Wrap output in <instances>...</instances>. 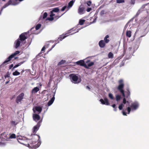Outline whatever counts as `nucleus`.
Returning a JSON list of instances; mask_svg holds the SVG:
<instances>
[{"instance_id": "1", "label": "nucleus", "mask_w": 149, "mask_h": 149, "mask_svg": "<svg viewBox=\"0 0 149 149\" xmlns=\"http://www.w3.org/2000/svg\"><path fill=\"white\" fill-rule=\"evenodd\" d=\"M119 85L117 87V89L122 94V96L124 97H126V98H129L130 97V93L129 91V88L127 89V92H126V95L124 93V91L123 88L124 87V84L123 80L121 79L118 81Z\"/></svg>"}, {"instance_id": "2", "label": "nucleus", "mask_w": 149, "mask_h": 149, "mask_svg": "<svg viewBox=\"0 0 149 149\" xmlns=\"http://www.w3.org/2000/svg\"><path fill=\"white\" fill-rule=\"evenodd\" d=\"M33 138H36L37 140H35L33 139L32 140V143H30L31 146L33 149H36L41 144V142L40 140V136L37 134L34 135Z\"/></svg>"}, {"instance_id": "3", "label": "nucleus", "mask_w": 149, "mask_h": 149, "mask_svg": "<svg viewBox=\"0 0 149 149\" xmlns=\"http://www.w3.org/2000/svg\"><path fill=\"white\" fill-rule=\"evenodd\" d=\"M20 53V52L19 51H16L15 52L12 54L10 56L6 59L3 62V64H7L9 63V62L10 61L12 58H14L17 55L19 54Z\"/></svg>"}, {"instance_id": "4", "label": "nucleus", "mask_w": 149, "mask_h": 149, "mask_svg": "<svg viewBox=\"0 0 149 149\" xmlns=\"http://www.w3.org/2000/svg\"><path fill=\"white\" fill-rule=\"evenodd\" d=\"M70 77L71 78V81L74 83L77 84L79 83L80 81H78V77L77 76L74 74H70L69 75Z\"/></svg>"}, {"instance_id": "5", "label": "nucleus", "mask_w": 149, "mask_h": 149, "mask_svg": "<svg viewBox=\"0 0 149 149\" xmlns=\"http://www.w3.org/2000/svg\"><path fill=\"white\" fill-rule=\"evenodd\" d=\"M24 94L23 93H21L17 97L16 99V102L17 103H19V102H21L22 100L24 98Z\"/></svg>"}, {"instance_id": "6", "label": "nucleus", "mask_w": 149, "mask_h": 149, "mask_svg": "<svg viewBox=\"0 0 149 149\" xmlns=\"http://www.w3.org/2000/svg\"><path fill=\"white\" fill-rule=\"evenodd\" d=\"M42 122V120H40L39 121L37 125L34 126L33 129V133H36V132L38 130L39 127L41 125V124Z\"/></svg>"}, {"instance_id": "7", "label": "nucleus", "mask_w": 149, "mask_h": 149, "mask_svg": "<svg viewBox=\"0 0 149 149\" xmlns=\"http://www.w3.org/2000/svg\"><path fill=\"white\" fill-rule=\"evenodd\" d=\"M76 63L77 65L83 66L85 68H87V65L85 63L84 61L83 60L78 61L76 62Z\"/></svg>"}, {"instance_id": "8", "label": "nucleus", "mask_w": 149, "mask_h": 149, "mask_svg": "<svg viewBox=\"0 0 149 149\" xmlns=\"http://www.w3.org/2000/svg\"><path fill=\"white\" fill-rule=\"evenodd\" d=\"M100 101L102 104H105L107 105H109L108 100V99L106 97L104 98V100L102 99H100Z\"/></svg>"}, {"instance_id": "9", "label": "nucleus", "mask_w": 149, "mask_h": 149, "mask_svg": "<svg viewBox=\"0 0 149 149\" xmlns=\"http://www.w3.org/2000/svg\"><path fill=\"white\" fill-rule=\"evenodd\" d=\"M72 34H71V35ZM70 35V34L68 35L66 33L64 35H62L60 36V37L58 38V40L56 41V43H58L60 41H62L63 39Z\"/></svg>"}, {"instance_id": "10", "label": "nucleus", "mask_w": 149, "mask_h": 149, "mask_svg": "<svg viewBox=\"0 0 149 149\" xmlns=\"http://www.w3.org/2000/svg\"><path fill=\"white\" fill-rule=\"evenodd\" d=\"M33 118L34 121H37L40 120V116L38 114H33Z\"/></svg>"}, {"instance_id": "11", "label": "nucleus", "mask_w": 149, "mask_h": 149, "mask_svg": "<svg viewBox=\"0 0 149 149\" xmlns=\"http://www.w3.org/2000/svg\"><path fill=\"white\" fill-rule=\"evenodd\" d=\"M105 42L104 40H100L99 42V45L100 47L101 48L104 47L106 45Z\"/></svg>"}, {"instance_id": "12", "label": "nucleus", "mask_w": 149, "mask_h": 149, "mask_svg": "<svg viewBox=\"0 0 149 149\" xmlns=\"http://www.w3.org/2000/svg\"><path fill=\"white\" fill-rule=\"evenodd\" d=\"M19 39L21 41L24 40L27 38L26 36H25L24 33L21 34L19 36Z\"/></svg>"}, {"instance_id": "13", "label": "nucleus", "mask_w": 149, "mask_h": 149, "mask_svg": "<svg viewBox=\"0 0 149 149\" xmlns=\"http://www.w3.org/2000/svg\"><path fill=\"white\" fill-rule=\"evenodd\" d=\"M84 8L82 6H80L78 9V13L80 14H82L84 13Z\"/></svg>"}, {"instance_id": "14", "label": "nucleus", "mask_w": 149, "mask_h": 149, "mask_svg": "<svg viewBox=\"0 0 149 149\" xmlns=\"http://www.w3.org/2000/svg\"><path fill=\"white\" fill-rule=\"evenodd\" d=\"M138 106L139 105L138 104L136 103H134L131 104L130 107L132 109L136 110L138 108Z\"/></svg>"}, {"instance_id": "15", "label": "nucleus", "mask_w": 149, "mask_h": 149, "mask_svg": "<svg viewBox=\"0 0 149 149\" xmlns=\"http://www.w3.org/2000/svg\"><path fill=\"white\" fill-rule=\"evenodd\" d=\"M19 40V38L16 40L15 42V47L16 49L20 45L21 42Z\"/></svg>"}, {"instance_id": "16", "label": "nucleus", "mask_w": 149, "mask_h": 149, "mask_svg": "<svg viewBox=\"0 0 149 149\" xmlns=\"http://www.w3.org/2000/svg\"><path fill=\"white\" fill-rule=\"evenodd\" d=\"M54 99L55 97L54 95V96L52 98V99L48 101L47 103L48 106H50L52 104L54 100Z\"/></svg>"}, {"instance_id": "17", "label": "nucleus", "mask_w": 149, "mask_h": 149, "mask_svg": "<svg viewBox=\"0 0 149 149\" xmlns=\"http://www.w3.org/2000/svg\"><path fill=\"white\" fill-rule=\"evenodd\" d=\"M36 110L39 112L40 113L42 111V107L40 106H36L35 107Z\"/></svg>"}, {"instance_id": "18", "label": "nucleus", "mask_w": 149, "mask_h": 149, "mask_svg": "<svg viewBox=\"0 0 149 149\" xmlns=\"http://www.w3.org/2000/svg\"><path fill=\"white\" fill-rule=\"evenodd\" d=\"M12 1L11 0H9L6 4L3 7V8L2 9V10L3 9V8H5L8 6L9 5L12 4Z\"/></svg>"}, {"instance_id": "19", "label": "nucleus", "mask_w": 149, "mask_h": 149, "mask_svg": "<svg viewBox=\"0 0 149 149\" xmlns=\"http://www.w3.org/2000/svg\"><path fill=\"white\" fill-rule=\"evenodd\" d=\"M109 38V35H107L104 38V41L106 43H108L109 41V39H108V38Z\"/></svg>"}, {"instance_id": "20", "label": "nucleus", "mask_w": 149, "mask_h": 149, "mask_svg": "<svg viewBox=\"0 0 149 149\" xmlns=\"http://www.w3.org/2000/svg\"><path fill=\"white\" fill-rule=\"evenodd\" d=\"M39 89L38 87H34L32 91V93H36L38 92L39 91Z\"/></svg>"}, {"instance_id": "21", "label": "nucleus", "mask_w": 149, "mask_h": 149, "mask_svg": "<svg viewBox=\"0 0 149 149\" xmlns=\"http://www.w3.org/2000/svg\"><path fill=\"white\" fill-rule=\"evenodd\" d=\"M59 11V9L58 7H56L53 9L51 11V13H53L54 12H57Z\"/></svg>"}, {"instance_id": "22", "label": "nucleus", "mask_w": 149, "mask_h": 149, "mask_svg": "<svg viewBox=\"0 0 149 149\" xmlns=\"http://www.w3.org/2000/svg\"><path fill=\"white\" fill-rule=\"evenodd\" d=\"M131 31H127L126 32V36L128 38L131 37Z\"/></svg>"}, {"instance_id": "23", "label": "nucleus", "mask_w": 149, "mask_h": 149, "mask_svg": "<svg viewBox=\"0 0 149 149\" xmlns=\"http://www.w3.org/2000/svg\"><path fill=\"white\" fill-rule=\"evenodd\" d=\"M74 1L73 0L71 1L68 3V6L69 7H71L73 4Z\"/></svg>"}, {"instance_id": "24", "label": "nucleus", "mask_w": 149, "mask_h": 149, "mask_svg": "<svg viewBox=\"0 0 149 149\" xmlns=\"http://www.w3.org/2000/svg\"><path fill=\"white\" fill-rule=\"evenodd\" d=\"M65 62L66 61L65 60H62L58 63L57 65L58 66H59L60 65L65 63Z\"/></svg>"}, {"instance_id": "25", "label": "nucleus", "mask_w": 149, "mask_h": 149, "mask_svg": "<svg viewBox=\"0 0 149 149\" xmlns=\"http://www.w3.org/2000/svg\"><path fill=\"white\" fill-rule=\"evenodd\" d=\"M94 64V63L93 62H90L88 64V65H87V68H86L88 69L89 67L93 65Z\"/></svg>"}, {"instance_id": "26", "label": "nucleus", "mask_w": 149, "mask_h": 149, "mask_svg": "<svg viewBox=\"0 0 149 149\" xmlns=\"http://www.w3.org/2000/svg\"><path fill=\"white\" fill-rule=\"evenodd\" d=\"M113 57V54L111 52H110L108 54L109 58H112Z\"/></svg>"}, {"instance_id": "27", "label": "nucleus", "mask_w": 149, "mask_h": 149, "mask_svg": "<svg viewBox=\"0 0 149 149\" xmlns=\"http://www.w3.org/2000/svg\"><path fill=\"white\" fill-rule=\"evenodd\" d=\"M20 73L18 72L17 71H16L13 73V74L14 76H17L20 74Z\"/></svg>"}, {"instance_id": "28", "label": "nucleus", "mask_w": 149, "mask_h": 149, "mask_svg": "<svg viewBox=\"0 0 149 149\" xmlns=\"http://www.w3.org/2000/svg\"><path fill=\"white\" fill-rule=\"evenodd\" d=\"M116 100L117 101H119L121 98V96L119 95H117L116 96Z\"/></svg>"}, {"instance_id": "29", "label": "nucleus", "mask_w": 149, "mask_h": 149, "mask_svg": "<svg viewBox=\"0 0 149 149\" xmlns=\"http://www.w3.org/2000/svg\"><path fill=\"white\" fill-rule=\"evenodd\" d=\"M9 138L10 139H15L16 138V135L14 134H12L10 135Z\"/></svg>"}, {"instance_id": "30", "label": "nucleus", "mask_w": 149, "mask_h": 149, "mask_svg": "<svg viewBox=\"0 0 149 149\" xmlns=\"http://www.w3.org/2000/svg\"><path fill=\"white\" fill-rule=\"evenodd\" d=\"M85 20H83V19H80V20L79 22V24L80 25H82L84 24V22H85Z\"/></svg>"}, {"instance_id": "31", "label": "nucleus", "mask_w": 149, "mask_h": 149, "mask_svg": "<svg viewBox=\"0 0 149 149\" xmlns=\"http://www.w3.org/2000/svg\"><path fill=\"white\" fill-rule=\"evenodd\" d=\"M22 137H21L18 138L17 139V140H18V142H19L20 143L22 144H24V143H23L22 142L20 141V140H22Z\"/></svg>"}, {"instance_id": "32", "label": "nucleus", "mask_w": 149, "mask_h": 149, "mask_svg": "<svg viewBox=\"0 0 149 149\" xmlns=\"http://www.w3.org/2000/svg\"><path fill=\"white\" fill-rule=\"evenodd\" d=\"M41 26V25L40 24H38L36 26V30H38Z\"/></svg>"}, {"instance_id": "33", "label": "nucleus", "mask_w": 149, "mask_h": 149, "mask_svg": "<svg viewBox=\"0 0 149 149\" xmlns=\"http://www.w3.org/2000/svg\"><path fill=\"white\" fill-rule=\"evenodd\" d=\"M116 1L117 3H121L125 2L124 0H116Z\"/></svg>"}, {"instance_id": "34", "label": "nucleus", "mask_w": 149, "mask_h": 149, "mask_svg": "<svg viewBox=\"0 0 149 149\" xmlns=\"http://www.w3.org/2000/svg\"><path fill=\"white\" fill-rule=\"evenodd\" d=\"M11 124L13 125H16L17 123H16L15 121H12L11 122Z\"/></svg>"}, {"instance_id": "35", "label": "nucleus", "mask_w": 149, "mask_h": 149, "mask_svg": "<svg viewBox=\"0 0 149 149\" xmlns=\"http://www.w3.org/2000/svg\"><path fill=\"white\" fill-rule=\"evenodd\" d=\"M47 13L46 12H45L43 14V19H45L46 17H47Z\"/></svg>"}, {"instance_id": "36", "label": "nucleus", "mask_w": 149, "mask_h": 149, "mask_svg": "<svg viewBox=\"0 0 149 149\" xmlns=\"http://www.w3.org/2000/svg\"><path fill=\"white\" fill-rule=\"evenodd\" d=\"M109 96L110 99H113V95L112 94L109 93Z\"/></svg>"}, {"instance_id": "37", "label": "nucleus", "mask_w": 149, "mask_h": 149, "mask_svg": "<svg viewBox=\"0 0 149 149\" xmlns=\"http://www.w3.org/2000/svg\"><path fill=\"white\" fill-rule=\"evenodd\" d=\"M123 104L121 103L118 107V108L120 110H121L123 109Z\"/></svg>"}, {"instance_id": "38", "label": "nucleus", "mask_w": 149, "mask_h": 149, "mask_svg": "<svg viewBox=\"0 0 149 149\" xmlns=\"http://www.w3.org/2000/svg\"><path fill=\"white\" fill-rule=\"evenodd\" d=\"M64 14V13L62 14L60 16L56 15V16H55V17H54V19L55 18V19H58V18H59V17H60L61 16Z\"/></svg>"}, {"instance_id": "39", "label": "nucleus", "mask_w": 149, "mask_h": 149, "mask_svg": "<svg viewBox=\"0 0 149 149\" xmlns=\"http://www.w3.org/2000/svg\"><path fill=\"white\" fill-rule=\"evenodd\" d=\"M91 1H87L86 3L88 6H90L91 4Z\"/></svg>"}, {"instance_id": "40", "label": "nucleus", "mask_w": 149, "mask_h": 149, "mask_svg": "<svg viewBox=\"0 0 149 149\" xmlns=\"http://www.w3.org/2000/svg\"><path fill=\"white\" fill-rule=\"evenodd\" d=\"M125 64L124 62L123 61L120 64V67H121L124 65Z\"/></svg>"}, {"instance_id": "41", "label": "nucleus", "mask_w": 149, "mask_h": 149, "mask_svg": "<svg viewBox=\"0 0 149 149\" xmlns=\"http://www.w3.org/2000/svg\"><path fill=\"white\" fill-rule=\"evenodd\" d=\"M47 19L49 21H53V20H54V17H50L48 18Z\"/></svg>"}, {"instance_id": "42", "label": "nucleus", "mask_w": 149, "mask_h": 149, "mask_svg": "<svg viewBox=\"0 0 149 149\" xmlns=\"http://www.w3.org/2000/svg\"><path fill=\"white\" fill-rule=\"evenodd\" d=\"M67 8V6H64L61 9V11H64L65 9Z\"/></svg>"}, {"instance_id": "43", "label": "nucleus", "mask_w": 149, "mask_h": 149, "mask_svg": "<svg viewBox=\"0 0 149 149\" xmlns=\"http://www.w3.org/2000/svg\"><path fill=\"white\" fill-rule=\"evenodd\" d=\"M131 108L130 107H128L127 108V110L128 112V113L129 114L131 111Z\"/></svg>"}, {"instance_id": "44", "label": "nucleus", "mask_w": 149, "mask_h": 149, "mask_svg": "<svg viewBox=\"0 0 149 149\" xmlns=\"http://www.w3.org/2000/svg\"><path fill=\"white\" fill-rule=\"evenodd\" d=\"M100 15H102L105 13V11L104 10H102L100 12Z\"/></svg>"}, {"instance_id": "45", "label": "nucleus", "mask_w": 149, "mask_h": 149, "mask_svg": "<svg viewBox=\"0 0 149 149\" xmlns=\"http://www.w3.org/2000/svg\"><path fill=\"white\" fill-rule=\"evenodd\" d=\"M135 0H131V3L132 4H134L135 3Z\"/></svg>"}, {"instance_id": "46", "label": "nucleus", "mask_w": 149, "mask_h": 149, "mask_svg": "<svg viewBox=\"0 0 149 149\" xmlns=\"http://www.w3.org/2000/svg\"><path fill=\"white\" fill-rule=\"evenodd\" d=\"M55 15V14H53V13H51V11L50 12V17H53Z\"/></svg>"}, {"instance_id": "47", "label": "nucleus", "mask_w": 149, "mask_h": 149, "mask_svg": "<svg viewBox=\"0 0 149 149\" xmlns=\"http://www.w3.org/2000/svg\"><path fill=\"white\" fill-rule=\"evenodd\" d=\"M126 102V99L125 98V97L123 99V103L124 104H125Z\"/></svg>"}, {"instance_id": "48", "label": "nucleus", "mask_w": 149, "mask_h": 149, "mask_svg": "<svg viewBox=\"0 0 149 149\" xmlns=\"http://www.w3.org/2000/svg\"><path fill=\"white\" fill-rule=\"evenodd\" d=\"M92 10V8H88L86 10L87 12H89Z\"/></svg>"}, {"instance_id": "49", "label": "nucleus", "mask_w": 149, "mask_h": 149, "mask_svg": "<svg viewBox=\"0 0 149 149\" xmlns=\"http://www.w3.org/2000/svg\"><path fill=\"white\" fill-rule=\"evenodd\" d=\"M123 114L124 116H126L127 115V113L125 112L124 111H122Z\"/></svg>"}, {"instance_id": "50", "label": "nucleus", "mask_w": 149, "mask_h": 149, "mask_svg": "<svg viewBox=\"0 0 149 149\" xmlns=\"http://www.w3.org/2000/svg\"><path fill=\"white\" fill-rule=\"evenodd\" d=\"M18 66H19V65H18V64H17L14 66V67H13V69H15V68L18 67Z\"/></svg>"}, {"instance_id": "51", "label": "nucleus", "mask_w": 149, "mask_h": 149, "mask_svg": "<svg viewBox=\"0 0 149 149\" xmlns=\"http://www.w3.org/2000/svg\"><path fill=\"white\" fill-rule=\"evenodd\" d=\"M9 74H6L5 75L4 77H5V78H7V77H9Z\"/></svg>"}, {"instance_id": "52", "label": "nucleus", "mask_w": 149, "mask_h": 149, "mask_svg": "<svg viewBox=\"0 0 149 149\" xmlns=\"http://www.w3.org/2000/svg\"><path fill=\"white\" fill-rule=\"evenodd\" d=\"M13 66V64H12L10 65L9 66V68L10 69H11Z\"/></svg>"}, {"instance_id": "53", "label": "nucleus", "mask_w": 149, "mask_h": 149, "mask_svg": "<svg viewBox=\"0 0 149 149\" xmlns=\"http://www.w3.org/2000/svg\"><path fill=\"white\" fill-rule=\"evenodd\" d=\"M50 84H51V82L50 81H49L48 83V84L47 85L48 87H50Z\"/></svg>"}, {"instance_id": "54", "label": "nucleus", "mask_w": 149, "mask_h": 149, "mask_svg": "<svg viewBox=\"0 0 149 149\" xmlns=\"http://www.w3.org/2000/svg\"><path fill=\"white\" fill-rule=\"evenodd\" d=\"M111 106L114 108H116V105L115 104H113V105H111Z\"/></svg>"}, {"instance_id": "55", "label": "nucleus", "mask_w": 149, "mask_h": 149, "mask_svg": "<svg viewBox=\"0 0 149 149\" xmlns=\"http://www.w3.org/2000/svg\"><path fill=\"white\" fill-rule=\"evenodd\" d=\"M24 62H20L18 64H17L18 65H19V66L21 65Z\"/></svg>"}, {"instance_id": "56", "label": "nucleus", "mask_w": 149, "mask_h": 149, "mask_svg": "<svg viewBox=\"0 0 149 149\" xmlns=\"http://www.w3.org/2000/svg\"><path fill=\"white\" fill-rule=\"evenodd\" d=\"M45 47H43L42 48V49H41V52H42V51H44V50H45Z\"/></svg>"}, {"instance_id": "57", "label": "nucleus", "mask_w": 149, "mask_h": 149, "mask_svg": "<svg viewBox=\"0 0 149 149\" xmlns=\"http://www.w3.org/2000/svg\"><path fill=\"white\" fill-rule=\"evenodd\" d=\"M56 44H57L56 43V44H54L52 47V48H51V49H52V48H53L56 45Z\"/></svg>"}, {"instance_id": "58", "label": "nucleus", "mask_w": 149, "mask_h": 149, "mask_svg": "<svg viewBox=\"0 0 149 149\" xmlns=\"http://www.w3.org/2000/svg\"><path fill=\"white\" fill-rule=\"evenodd\" d=\"M132 49V47H130L128 48V50L130 51L131 50V49Z\"/></svg>"}, {"instance_id": "59", "label": "nucleus", "mask_w": 149, "mask_h": 149, "mask_svg": "<svg viewBox=\"0 0 149 149\" xmlns=\"http://www.w3.org/2000/svg\"><path fill=\"white\" fill-rule=\"evenodd\" d=\"M86 88L87 89H88L89 90H90V87L89 86H87L86 87Z\"/></svg>"}, {"instance_id": "60", "label": "nucleus", "mask_w": 149, "mask_h": 149, "mask_svg": "<svg viewBox=\"0 0 149 149\" xmlns=\"http://www.w3.org/2000/svg\"><path fill=\"white\" fill-rule=\"evenodd\" d=\"M24 72V70H22V71H21V74H22V73H23V72Z\"/></svg>"}, {"instance_id": "61", "label": "nucleus", "mask_w": 149, "mask_h": 149, "mask_svg": "<svg viewBox=\"0 0 149 149\" xmlns=\"http://www.w3.org/2000/svg\"><path fill=\"white\" fill-rule=\"evenodd\" d=\"M114 110L115 111H117V107H116V108H114Z\"/></svg>"}, {"instance_id": "62", "label": "nucleus", "mask_w": 149, "mask_h": 149, "mask_svg": "<svg viewBox=\"0 0 149 149\" xmlns=\"http://www.w3.org/2000/svg\"><path fill=\"white\" fill-rule=\"evenodd\" d=\"M90 62V60H88L86 62V63H87L89 62Z\"/></svg>"}, {"instance_id": "63", "label": "nucleus", "mask_w": 149, "mask_h": 149, "mask_svg": "<svg viewBox=\"0 0 149 149\" xmlns=\"http://www.w3.org/2000/svg\"><path fill=\"white\" fill-rule=\"evenodd\" d=\"M9 82V81H6V84H7Z\"/></svg>"}, {"instance_id": "64", "label": "nucleus", "mask_w": 149, "mask_h": 149, "mask_svg": "<svg viewBox=\"0 0 149 149\" xmlns=\"http://www.w3.org/2000/svg\"><path fill=\"white\" fill-rule=\"evenodd\" d=\"M23 0H19V1H23Z\"/></svg>"}]
</instances>
